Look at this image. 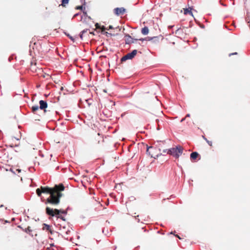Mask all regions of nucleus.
I'll return each mask as SVG.
<instances>
[{
  "instance_id": "nucleus-22",
  "label": "nucleus",
  "mask_w": 250,
  "mask_h": 250,
  "mask_svg": "<svg viewBox=\"0 0 250 250\" xmlns=\"http://www.w3.org/2000/svg\"><path fill=\"white\" fill-rule=\"evenodd\" d=\"M101 29L102 30V32H104L106 30H108L107 28L105 27L104 26H101Z\"/></svg>"
},
{
  "instance_id": "nucleus-33",
  "label": "nucleus",
  "mask_w": 250,
  "mask_h": 250,
  "mask_svg": "<svg viewBox=\"0 0 250 250\" xmlns=\"http://www.w3.org/2000/svg\"><path fill=\"white\" fill-rule=\"evenodd\" d=\"M61 90H63V87H61Z\"/></svg>"
},
{
  "instance_id": "nucleus-30",
  "label": "nucleus",
  "mask_w": 250,
  "mask_h": 250,
  "mask_svg": "<svg viewBox=\"0 0 250 250\" xmlns=\"http://www.w3.org/2000/svg\"><path fill=\"white\" fill-rule=\"evenodd\" d=\"M185 118H183L181 120V122H183L185 120Z\"/></svg>"
},
{
  "instance_id": "nucleus-28",
  "label": "nucleus",
  "mask_w": 250,
  "mask_h": 250,
  "mask_svg": "<svg viewBox=\"0 0 250 250\" xmlns=\"http://www.w3.org/2000/svg\"><path fill=\"white\" fill-rule=\"evenodd\" d=\"M237 54V52H235V53H231L229 54V56H231V55H236Z\"/></svg>"
},
{
  "instance_id": "nucleus-13",
  "label": "nucleus",
  "mask_w": 250,
  "mask_h": 250,
  "mask_svg": "<svg viewBox=\"0 0 250 250\" xmlns=\"http://www.w3.org/2000/svg\"><path fill=\"white\" fill-rule=\"evenodd\" d=\"M154 148L152 147V146H149V147H148L147 148V150H146V151L149 154V155H151V156L152 157L153 156H152V154H151L150 153H151V150L153 149Z\"/></svg>"
},
{
  "instance_id": "nucleus-6",
  "label": "nucleus",
  "mask_w": 250,
  "mask_h": 250,
  "mask_svg": "<svg viewBox=\"0 0 250 250\" xmlns=\"http://www.w3.org/2000/svg\"><path fill=\"white\" fill-rule=\"evenodd\" d=\"M39 104H40V108L41 109H44V112H45V109L46 108H47V104L46 102L43 101V100H41L39 102Z\"/></svg>"
},
{
  "instance_id": "nucleus-1",
  "label": "nucleus",
  "mask_w": 250,
  "mask_h": 250,
  "mask_svg": "<svg viewBox=\"0 0 250 250\" xmlns=\"http://www.w3.org/2000/svg\"><path fill=\"white\" fill-rule=\"evenodd\" d=\"M64 189L65 187L62 183L55 185L53 188L41 186L36 189V193L45 204L56 206L60 204V199L62 196V191Z\"/></svg>"
},
{
  "instance_id": "nucleus-25",
  "label": "nucleus",
  "mask_w": 250,
  "mask_h": 250,
  "mask_svg": "<svg viewBox=\"0 0 250 250\" xmlns=\"http://www.w3.org/2000/svg\"><path fill=\"white\" fill-rule=\"evenodd\" d=\"M95 26H96V28L97 29H101V26L98 23H96L95 24Z\"/></svg>"
},
{
  "instance_id": "nucleus-16",
  "label": "nucleus",
  "mask_w": 250,
  "mask_h": 250,
  "mask_svg": "<svg viewBox=\"0 0 250 250\" xmlns=\"http://www.w3.org/2000/svg\"><path fill=\"white\" fill-rule=\"evenodd\" d=\"M24 230L26 233H30L32 231V229H31V228L29 226L26 228Z\"/></svg>"
},
{
  "instance_id": "nucleus-12",
  "label": "nucleus",
  "mask_w": 250,
  "mask_h": 250,
  "mask_svg": "<svg viewBox=\"0 0 250 250\" xmlns=\"http://www.w3.org/2000/svg\"><path fill=\"white\" fill-rule=\"evenodd\" d=\"M69 0H62L61 5L63 7H65L66 5L69 2Z\"/></svg>"
},
{
  "instance_id": "nucleus-29",
  "label": "nucleus",
  "mask_w": 250,
  "mask_h": 250,
  "mask_svg": "<svg viewBox=\"0 0 250 250\" xmlns=\"http://www.w3.org/2000/svg\"><path fill=\"white\" fill-rule=\"evenodd\" d=\"M190 117V114H188L186 115V117Z\"/></svg>"
},
{
  "instance_id": "nucleus-15",
  "label": "nucleus",
  "mask_w": 250,
  "mask_h": 250,
  "mask_svg": "<svg viewBox=\"0 0 250 250\" xmlns=\"http://www.w3.org/2000/svg\"><path fill=\"white\" fill-rule=\"evenodd\" d=\"M184 14L186 15H187L188 14L192 15V12H191V9H185L184 10Z\"/></svg>"
},
{
  "instance_id": "nucleus-11",
  "label": "nucleus",
  "mask_w": 250,
  "mask_h": 250,
  "mask_svg": "<svg viewBox=\"0 0 250 250\" xmlns=\"http://www.w3.org/2000/svg\"><path fill=\"white\" fill-rule=\"evenodd\" d=\"M141 32L143 35H147L149 32V30L147 27L145 26L142 29Z\"/></svg>"
},
{
  "instance_id": "nucleus-9",
  "label": "nucleus",
  "mask_w": 250,
  "mask_h": 250,
  "mask_svg": "<svg viewBox=\"0 0 250 250\" xmlns=\"http://www.w3.org/2000/svg\"><path fill=\"white\" fill-rule=\"evenodd\" d=\"M98 138L96 139L97 142H95V144H100L101 142L104 141V139L102 136H100V134L99 133H98Z\"/></svg>"
},
{
  "instance_id": "nucleus-14",
  "label": "nucleus",
  "mask_w": 250,
  "mask_h": 250,
  "mask_svg": "<svg viewBox=\"0 0 250 250\" xmlns=\"http://www.w3.org/2000/svg\"><path fill=\"white\" fill-rule=\"evenodd\" d=\"M39 107L38 105L33 106L31 107L32 111L33 112L35 113L36 111L39 109Z\"/></svg>"
},
{
  "instance_id": "nucleus-4",
  "label": "nucleus",
  "mask_w": 250,
  "mask_h": 250,
  "mask_svg": "<svg viewBox=\"0 0 250 250\" xmlns=\"http://www.w3.org/2000/svg\"><path fill=\"white\" fill-rule=\"evenodd\" d=\"M137 50H134L131 53H127L126 55L122 58L121 60V62H125L127 60L132 59L137 54Z\"/></svg>"
},
{
  "instance_id": "nucleus-18",
  "label": "nucleus",
  "mask_w": 250,
  "mask_h": 250,
  "mask_svg": "<svg viewBox=\"0 0 250 250\" xmlns=\"http://www.w3.org/2000/svg\"><path fill=\"white\" fill-rule=\"evenodd\" d=\"M203 138L206 141V142H207V143L208 144L209 146H212V143L211 141H209L207 139L205 138L204 137H203Z\"/></svg>"
},
{
  "instance_id": "nucleus-17",
  "label": "nucleus",
  "mask_w": 250,
  "mask_h": 250,
  "mask_svg": "<svg viewBox=\"0 0 250 250\" xmlns=\"http://www.w3.org/2000/svg\"><path fill=\"white\" fill-rule=\"evenodd\" d=\"M87 31V30H83V31H82L81 33H80V37L81 38V39H83V36L84 34V33H85V32H86Z\"/></svg>"
},
{
  "instance_id": "nucleus-26",
  "label": "nucleus",
  "mask_w": 250,
  "mask_h": 250,
  "mask_svg": "<svg viewBox=\"0 0 250 250\" xmlns=\"http://www.w3.org/2000/svg\"><path fill=\"white\" fill-rule=\"evenodd\" d=\"M107 28L108 29V30H109V29H113V27L112 25H109V26L108 27H107Z\"/></svg>"
},
{
  "instance_id": "nucleus-32",
  "label": "nucleus",
  "mask_w": 250,
  "mask_h": 250,
  "mask_svg": "<svg viewBox=\"0 0 250 250\" xmlns=\"http://www.w3.org/2000/svg\"><path fill=\"white\" fill-rule=\"evenodd\" d=\"M176 236L178 238H179V239H181V238L178 235H176Z\"/></svg>"
},
{
  "instance_id": "nucleus-34",
  "label": "nucleus",
  "mask_w": 250,
  "mask_h": 250,
  "mask_svg": "<svg viewBox=\"0 0 250 250\" xmlns=\"http://www.w3.org/2000/svg\"><path fill=\"white\" fill-rule=\"evenodd\" d=\"M117 28L119 29V30H120V29L119 28V27Z\"/></svg>"
},
{
  "instance_id": "nucleus-7",
  "label": "nucleus",
  "mask_w": 250,
  "mask_h": 250,
  "mask_svg": "<svg viewBox=\"0 0 250 250\" xmlns=\"http://www.w3.org/2000/svg\"><path fill=\"white\" fill-rule=\"evenodd\" d=\"M125 41L126 44H130L134 42L133 39L129 35H126L125 36Z\"/></svg>"
},
{
  "instance_id": "nucleus-3",
  "label": "nucleus",
  "mask_w": 250,
  "mask_h": 250,
  "mask_svg": "<svg viewBox=\"0 0 250 250\" xmlns=\"http://www.w3.org/2000/svg\"><path fill=\"white\" fill-rule=\"evenodd\" d=\"M46 213L49 216L52 217L56 216L57 217V216L60 215V211L58 209H53L49 207H46L45 208Z\"/></svg>"
},
{
  "instance_id": "nucleus-27",
  "label": "nucleus",
  "mask_w": 250,
  "mask_h": 250,
  "mask_svg": "<svg viewBox=\"0 0 250 250\" xmlns=\"http://www.w3.org/2000/svg\"><path fill=\"white\" fill-rule=\"evenodd\" d=\"M82 8H83L82 6H78L77 7V9H82Z\"/></svg>"
},
{
  "instance_id": "nucleus-31",
  "label": "nucleus",
  "mask_w": 250,
  "mask_h": 250,
  "mask_svg": "<svg viewBox=\"0 0 250 250\" xmlns=\"http://www.w3.org/2000/svg\"><path fill=\"white\" fill-rule=\"evenodd\" d=\"M163 152H167V149H166V150H164Z\"/></svg>"
},
{
  "instance_id": "nucleus-20",
  "label": "nucleus",
  "mask_w": 250,
  "mask_h": 250,
  "mask_svg": "<svg viewBox=\"0 0 250 250\" xmlns=\"http://www.w3.org/2000/svg\"><path fill=\"white\" fill-rule=\"evenodd\" d=\"M67 37H69V38L72 40L73 42L75 41V39L71 36H70L69 34H66Z\"/></svg>"
},
{
  "instance_id": "nucleus-10",
  "label": "nucleus",
  "mask_w": 250,
  "mask_h": 250,
  "mask_svg": "<svg viewBox=\"0 0 250 250\" xmlns=\"http://www.w3.org/2000/svg\"><path fill=\"white\" fill-rule=\"evenodd\" d=\"M199 156V154L197 152H193L190 154V158L193 160L196 159L198 156Z\"/></svg>"
},
{
  "instance_id": "nucleus-8",
  "label": "nucleus",
  "mask_w": 250,
  "mask_h": 250,
  "mask_svg": "<svg viewBox=\"0 0 250 250\" xmlns=\"http://www.w3.org/2000/svg\"><path fill=\"white\" fill-rule=\"evenodd\" d=\"M43 229H46L47 230H48L51 234H52L53 232V231L51 229V227L49 225L44 224H43Z\"/></svg>"
},
{
  "instance_id": "nucleus-19",
  "label": "nucleus",
  "mask_w": 250,
  "mask_h": 250,
  "mask_svg": "<svg viewBox=\"0 0 250 250\" xmlns=\"http://www.w3.org/2000/svg\"><path fill=\"white\" fill-rule=\"evenodd\" d=\"M153 38H150V37H147L145 39H139V40L140 41H144V40H146V41H150L151 40H152Z\"/></svg>"
},
{
  "instance_id": "nucleus-24",
  "label": "nucleus",
  "mask_w": 250,
  "mask_h": 250,
  "mask_svg": "<svg viewBox=\"0 0 250 250\" xmlns=\"http://www.w3.org/2000/svg\"><path fill=\"white\" fill-rule=\"evenodd\" d=\"M104 34H105L107 36H113L114 35L113 34H111V33H108L107 32H105L104 33Z\"/></svg>"
},
{
  "instance_id": "nucleus-5",
  "label": "nucleus",
  "mask_w": 250,
  "mask_h": 250,
  "mask_svg": "<svg viewBox=\"0 0 250 250\" xmlns=\"http://www.w3.org/2000/svg\"><path fill=\"white\" fill-rule=\"evenodd\" d=\"M114 11L116 15L119 16L123 15L125 12V9L123 7L116 8L114 9Z\"/></svg>"
},
{
  "instance_id": "nucleus-21",
  "label": "nucleus",
  "mask_w": 250,
  "mask_h": 250,
  "mask_svg": "<svg viewBox=\"0 0 250 250\" xmlns=\"http://www.w3.org/2000/svg\"><path fill=\"white\" fill-rule=\"evenodd\" d=\"M58 218H60L63 221H65V218L64 217L62 216V215H60V216H57Z\"/></svg>"
},
{
  "instance_id": "nucleus-23",
  "label": "nucleus",
  "mask_w": 250,
  "mask_h": 250,
  "mask_svg": "<svg viewBox=\"0 0 250 250\" xmlns=\"http://www.w3.org/2000/svg\"><path fill=\"white\" fill-rule=\"evenodd\" d=\"M59 210L60 211V213H62V214H66L67 213L66 211H65L63 209H59Z\"/></svg>"
},
{
  "instance_id": "nucleus-2",
  "label": "nucleus",
  "mask_w": 250,
  "mask_h": 250,
  "mask_svg": "<svg viewBox=\"0 0 250 250\" xmlns=\"http://www.w3.org/2000/svg\"><path fill=\"white\" fill-rule=\"evenodd\" d=\"M183 148L180 146H177L176 147L171 148L167 150V153L174 156L176 158H178L182 154Z\"/></svg>"
}]
</instances>
